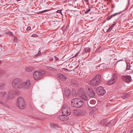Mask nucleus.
<instances>
[{
  "label": "nucleus",
  "instance_id": "1",
  "mask_svg": "<svg viewBox=\"0 0 133 133\" xmlns=\"http://www.w3.org/2000/svg\"><path fill=\"white\" fill-rule=\"evenodd\" d=\"M77 94L80 97L84 100L86 101H88V104L89 103L91 104H95L96 101L94 99H91L89 102V98L88 96L86 95L83 88L79 89L78 91Z\"/></svg>",
  "mask_w": 133,
  "mask_h": 133
},
{
  "label": "nucleus",
  "instance_id": "2",
  "mask_svg": "<svg viewBox=\"0 0 133 133\" xmlns=\"http://www.w3.org/2000/svg\"><path fill=\"white\" fill-rule=\"evenodd\" d=\"M84 102L79 98H74L71 102L73 107L76 108H80L84 104Z\"/></svg>",
  "mask_w": 133,
  "mask_h": 133
},
{
  "label": "nucleus",
  "instance_id": "3",
  "mask_svg": "<svg viewBox=\"0 0 133 133\" xmlns=\"http://www.w3.org/2000/svg\"><path fill=\"white\" fill-rule=\"evenodd\" d=\"M22 80L18 78H16L12 81V86L15 89L22 88Z\"/></svg>",
  "mask_w": 133,
  "mask_h": 133
},
{
  "label": "nucleus",
  "instance_id": "4",
  "mask_svg": "<svg viewBox=\"0 0 133 133\" xmlns=\"http://www.w3.org/2000/svg\"><path fill=\"white\" fill-rule=\"evenodd\" d=\"M101 76L99 75H98L90 81V83L92 86H97L101 83Z\"/></svg>",
  "mask_w": 133,
  "mask_h": 133
},
{
  "label": "nucleus",
  "instance_id": "5",
  "mask_svg": "<svg viewBox=\"0 0 133 133\" xmlns=\"http://www.w3.org/2000/svg\"><path fill=\"white\" fill-rule=\"evenodd\" d=\"M7 94L6 92H2L0 93V97L2 99H0V104L7 108H9V106L5 103L4 101L3 100L7 97Z\"/></svg>",
  "mask_w": 133,
  "mask_h": 133
},
{
  "label": "nucleus",
  "instance_id": "6",
  "mask_svg": "<svg viewBox=\"0 0 133 133\" xmlns=\"http://www.w3.org/2000/svg\"><path fill=\"white\" fill-rule=\"evenodd\" d=\"M45 73L43 70L35 71L33 74L34 77L36 80H38L42 78V76Z\"/></svg>",
  "mask_w": 133,
  "mask_h": 133
},
{
  "label": "nucleus",
  "instance_id": "7",
  "mask_svg": "<svg viewBox=\"0 0 133 133\" xmlns=\"http://www.w3.org/2000/svg\"><path fill=\"white\" fill-rule=\"evenodd\" d=\"M62 113L64 115L68 116L71 113V110L67 105H64L62 108Z\"/></svg>",
  "mask_w": 133,
  "mask_h": 133
},
{
  "label": "nucleus",
  "instance_id": "8",
  "mask_svg": "<svg viewBox=\"0 0 133 133\" xmlns=\"http://www.w3.org/2000/svg\"><path fill=\"white\" fill-rule=\"evenodd\" d=\"M17 105L21 109H23L25 107V104L24 99L21 97H19L17 100Z\"/></svg>",
  "mask_w": 133,
  "mask_h": 133
},
{
  "label": "nucleus",
  "instance_id": "9",
  "mask_svg": "<svg viewBox=\"0 0 133 133\" xmlns=\"http://www.w3.org/2000/svg\"><path fill=\"white\" fill-rule=\"evenodd\" d=\"M96 91L98 94L100 95H103L106 93V91L104 89V88L102 86H100L97 88Z\"/></svg>",
  "mask_w": 133,
  "mask_h": 133
},
{
  "label": "nucleus",
  "instance_id": "10",
  "mask_svg": "<svg viewBox=\"0 0 133 133\" xmlns=\"http://www.w3.org/2000/svg\"><path fill=\"white\" fill-rule=\"evenodd\" d=\"M88 90L89 91L88 92V94L89 97L91 98L94 97L95 94L94 91L91 87H89Z\"/></svg>",
  "mask_w": 133,
  "mask_h": 133
},
{
  "label": "nucleus",
  "instance_id": "11",
  "mask_svg": "<svg viewBox=\"0 0 133 133\" xmlns=\"http://www.w3.org/2000/svg\"><path fill=\"white\" fill-rule=\"evenodd\" d=\"M30 85V81L29 80H28L26 82H23L22 81V88H24L28 89L29 88Z\"/></svg>",
  "mask_w": 133,
  "mask_h": 133
},
{
  "label": "nucleus",
  "instance_id": "12",
  "mask_svg": "<svg viewBox=\"0 0 133 133\" xmlns=\"http://www.w3.org/2000/svg\"><path fill=\"white\" fill-rule=\"evenodd\" d=\"M64 94L66 97L70 96L71 95L70 91L68 88H66L64 89Z\"/></svg>",
  "mask_w": 133,
  "mask_h": 133
},
{
  "label": "nucleus",
  "instance_id": "13",
  "mask_svg": "<svg viewBox=\"0 0 133 133\" xmlns=\"http://www.w3.org/2000/svg\"><path fill=\"white\" fill-rule=\"evenodd\" d=\"M117 80V78L116 77V75L115 74H114L113 77H112V80H110L109 82H107V83L109 85H111L113 84Z\"/></svg>",
  "mask_w": 133,
  "mask_h": 133
},
{
  "label": "nucleus",
  "instance_id": "14",
  "mask_svg": "<svg viewBox=\"0 0 133 133\" xmlns=\"http://www.w3.org/2000/svg\"><path fill=\"white\" fill-rule=\"evenodd\" d=\"M109 123V121L106 119H103L101 121L100 123L101 125L104 126L107 125V126H109L108 124Z\"/></svg>",
  "mask_w": 133,
  "mask_h": 133
},
{
  "label": "nucleus",
  "instance_id": "15",
  "mask_svg": "<svg viewBox=\"0 0 133 133\" xmlns=\"http://www.w3.org/2000/svg\"><path fill=\"white\" fill-rule=\"evenodd\" d=\"M122 79L127 82H129L131 81V77L130 76H125L122 77Z\"/></svg>",
  "mask_w": 133,
  "mask_h": 133
},
{
  "label": "nucleus",
  "instance_id": "16",
  "mask_svg": "<svg viewBox=\"0 0 133 133\" xmlns=\"http://www.w3.org/2000/svg\"><path fill=\"white\" fill-rule=\"evenodd\" d=\"M58 76L59 78L62 81H65L67 78L65 75L61 74H58Z\"/></svg>",
  "mask_w": 133,
  "mask_h": 133
},
{
  "label": "nucleus",
  "instance_id": "17",
  "mask_svg": "<svg viewBox=\"0 0 133 133\" xmlns=\"http://www.w3.org/2000/svg\"><path fill=\"white\" fill-rule=\"evenodd\" d=\"M121 12L120 11L119 12L115 13L113 15H111L110 16H108L107 18V20H109L110 19H111L113 17H115V16H116L117 15L119 14H121Z\"/></svg>",
  "mask_w": 133,
  "mask_h": 133
},
{
  "label": "nucleus",
  "instance_id": "18",
  "mask_svg": "<svg viewBox=\"0 0 133 133\" xmlns=\"http://www.w3.org/2000/svg\"><path fill=\"white\" fill-rule=\"evenodd\" d=\"M14 91H11L9 92L8 95L9 98L10 99L13 98L15 96L14 95Z\"/></svg>",
  "mask_w": 133,
  "mask_h": 133
},
{
  "label": "nucleus",
  "instance_id": "19",
  "mask_svg": "<svg viewBox=\"0 0 133 133\" xmlns=\"http://www.w3.org/2000/svg\"><path fill=\"white\" fill-rule=\"evenodd\" d=\"M25 70L27 72H30L34 71V68L31 66H28L26 67Z\"/></svg>",
  "mask_w": 133,
  "mask_h": 133
},
{
  "label": "nucleus",
  "instance_id": "20",
  "mask_svg": "<svg viewBox=\"0 0 133 133\" xmlns=\"http://www.w3.org/2000/svg\"><path fill=\"white\" fill-rule=\"evenodd\" d=\"M66 116H67L64 115L63 114L62 115L59 116V118L61 120L64 121L67 119V118H66L67 117Z\"/></svg>",
  "mask_w": 133,
  "mask_h": 133
},
{
  "label": "nucleus",
  "instance_id": "21",
  "mask_svg": "<svg viewBox=\"0 0 133 133\" xmlns=\"http://www.w3.org/2000/svg\"><path fill=\"white\" fill-rule=\"evenodd\" d=\"M50 125L51 127L53 128L57 129L58 127L57 124L54 123H51L50 124Z\"/></svg>",
  "mask_w": 133,
  "mask_h": 133
},
{
  "label": "nucleus",
  "instance_id": "22",
  "mask_svg": "<svg viewBox=\"0 0 133 133\" xmlns=\"http://www.w3.org/2000/svg\"><path fill=\"white\" fill-rule=\"evenodd\" d=\"M74 114L75 116H78L80 114L79 110H74L73 111Z\"/></svg>",
  "mask_w": 133,
  "mask_h": 133
},
{
  "label": "nucleus",
  "instance_id": "23",
  "mask_svg": "<svg viewBox=\"0 0 133 133\" xmlns=\"http://www.w3.org/2000/svg\"><path fill=\"white\" fill-rule=\"evenodd\" d=\"M129 96L128 94L125 93L123 94V95L122 96V98L124 99H126Z\"/></svg>",
  "mask_w": 133,
  "mask_h": 133
},
{
  "label": "nucleus",
  "instance_id": "24",
  "mask_svg": "<svg viewBox=\"0 0 133 133\" xmlns=\"http://www.w3.org/2000/svg\"><path fill=\"white\" fill-rule=\"evenodd\" d=\"M5 87V84L2 82L0 84V90H2Z\"/></svg>",
  "mask_w": 133,
  "mask_h": 133
},
{
  "label": "nucleus",
  "instance_id": "25",
  "mask_svg": "<svg viewBox=\"0 0 133 133\" xmlns=\"http://www.w3.org/2000/svg\"><path fill=\"white\" fill-rule=\"evenodd\" d=\"M91 48L89 47H86L84 48L85 51L86 52H89L91 51Z\"/></svg>",
  "mask_w": 133,
  "mask_h": 133
},
{
  "label": "nucleus",
  "instance_id": "26",
  "mask_svg": "<svg viewBox=\"0 0 133 133\" xmlns=\"http://www.w3.org/2000/svg\"><path fill=\"white\" fill-rule=\"evenodd\" d=\"M46 68L47 69L50 70L55 71L56 70V69L49 66L46 67Z\"/></svg>",
  "mask_w": 133,
  "mask_h": 133
},
{
  "label": "nucleus",
  "instance_id": "27",
  "mask_svg": "<svg viewBox=\"0 0 133 133\" xmlns=\"http://www.w3.org/2000/svg\"><path fill=\"white\" fill-rule=\"evenodd\" d=\"M115 122V120H111L110 121H109V126H110V125H111V124H114V123Z\"/></svg>",
  "mask_w": 133,
  "mask_h": 133
},
{
  "label": "nucleus",
  "instance_id": "28",
  "mask_svg": "<svg viewBox=\"0 0 133 133\" xmlns=\"http://www.w3.org/2000/svg\"><path fill=\"white\" fill-rule=\"evenodd\" d=\"M130 64L129 63H127V68L126 70H128L130 69Z\"/></svg>",
  "mask_w": 133,
  "mask_h": 133
},
{
  "label": "nucleus",
  "instance_id": "29",
  "mask_svg": "<svg viewBox=\"0 0 133 133\" xmlns=\"http://www.w3.org/2000/svg\"><path fill=\"white\" fill-rule=\"evenodd\" d=\"M49 59L50 61H52L53 62H55L56 61L55 58L54 56L53 57L50 58Z\"/></svg>",
  "mask_w": 133,
  "mask_h": 133
},
{
  "label": "nucleus",
  "instance_id": "30",
  "mask_svg": "<svg viewBox=\"0 0 133 133\" xmlns=\"http://www.w3.org/2000/svg\"><path fill=\"white\" fill-rule=\"evenodd\" d=\"M4 72L0 68V76L3 75H4Z\"/></svg>",
  "mask_w": 133,
  "mask_h": 133
},
{
  "label": "nucleus",
  "instance_id": "31",
  "mask_svg": "<svg viewBox=\"0 0 133 133\" xmlns=\"http://www.w3.org/2000/svg\"><path fill=\"white\" fill-rule=\"evenodd\" d=\"M14 95L15 96V94L18 95L19 94V91L17 90H15V91H14Z\"/></svg>",
  "mask_w": 133,
  "mask_h": 133
},
{
  "label": "nucleus",
  "instance_id": "32",
  "mask_svg": "<svg viewBox=\"0 0 133 133\" xmlns=\"http://www.w3.org/2000/svg\"><path fill=\"white\" fill-rule=\"evenodd\" d=\"M49 10H45L43 11H39L38 12V14H41L42 13H44L45 12H46L48 11Z\"/></svg>",
  "mask_w": 133,
  "mask_h": 133
},
{
  "label": "nucleus",
  "instance_id": "33",
  "mask_svg": "<svg viewBox=\"0 0 133 133\" xmlns=\"http://www.w3.org/2000/svg\"><path fill=\"white\" fill-rule=\"evenodd\" d=\"M112 27L111 26L107 30V32H109L111 30H112Z\"/></svg>",
  "mask_w": 133,
  "mask_h": 133
},
{
  "label": "nucleus",
  "instance_id": "34",
  "mask_svg": "<svg viewBox=\"0 0 133 133\" xmlns=\"http://www.w3.org/2000/svg\"><path fill=\"white\" fill-rule=\"evenodd\" d=\"M90 11V9H89L88 10H87L85 12V14H87Z\"/></svg>",
  "mask_w": 133,
  "mask_h": 133
},
{
  "label": "nucleus",
  "instance_id": "35",
  "mask_svg": "<svg viewBox=\"0 0 133 133\" xmlns=\"http://www.w3.org/2000/svg\"><path fill=\"white\" fill-rule=\"evenodd\" d=\"M61 10H58L56 12L58 13H60L62 15H63L62 14V13Z\"/></svg>",
  "mask_w": 133,
  "mask_h": 133
},
{
  "label": "nucleus",
  "instance_id": "36",
  "mask_svg": "<svg viewBox=\"0 0 133 133\" xmlns=\"http://www.w3.org/2000/svg\"><path fill=\"white\" fill-rule=\"evenodd\" d=\"M31 29V27L30 26H28L26 28V30L27 31H29Z\"/></svg>",
  "mask_w": 133,
  "mask_h": 133
},
{
  "label": "nucleus",
  "instance_id": "37",
  "mask_svg": "<svg viewBox=\"0 0 133 133\" xmlns=\"http://www.w3.org/2000/svg\"><path fill=\"white\" fill-rule=\"evenodd\" d=\"M79 53V52H77V53L73 57H76L78 55Z\"/></svg>",
  "mask_w": 133,
  "mask_h": 133
},
{
  "label": "nucleus",
  "instance_id": "38",
  "mask_svg": "<svg viewBox=\"0 0 133 133\" xmlns=\"http://www.w3.org/2000/svg\"><path fill=\"white\" fill-rule=\"evenodd\" d=\"M37 36V35L36 34H34L32 35V37H35Z\"/></svg>",
  "mask_w": 133,
  "mask_h": 133
},
{
  "label": "nucleus",
  "instance_id": "39",
  "mask_svg": "<svg viewBox=\"0 0 133 133\" xmlns=\"http://www.w3.org/2000/svg\"><path fill=\"white\" fill-rule=\"evenodd\" d=\"M54 57H55V60H56V61L58 59V58L56 56H54Z\"/></svg>",
  "mask_w": 133,
  "mask_h": 133
},
{
  "label": "nucleus",
  "instance_id": "40",
  "mask_svg": "<svg viewBox=\"0 0 133 133\" xmlns=\"http://www.w3.org/2000/svg\"><path fill=\"white\" fill-rule=\"evenodd\" d=\"M113 18L115 19L116 21L117 18V17H116V16H115V17H113Z\"/></svg>",
  "mask_w": 133,
  "mask_h": 133
},
{
  "label": "nucleus",
  "instance_id": "41",
  "mask_svg": "<svg viewBox=\"0 0 133 133\" xmlns=\"http://www.w3.org/2000/svg\"><path fill=\"white\" fill-rule=\"evenodd\" d=\"M115 7V6L114 5H112V8H114Z\"/></svg>",
  "mask_w": 133,
  "mask_h": 133
},
{
  "label": "nucleus",
  "instance_id": "42",
  "mask_svg": "<svg viewBox=\"0 0 133 133\" xmlns=\"http://www.w3.org/2000/svg\"><path fill=\"white\" fill-rule=\"evenodd\" d=\"M130 133H133V130L131 131L130 132Z\"/></svg>",
  "mask_w": 133,
  "mask_h": 133
},
{
  "label": "nucleus",
  "instance_id": "43",
  "mask_svg": "<svg viewBox=\"0 0 133 133\" xmlns=\"http://www.w3.org/2000/svg\"><path fill=\"white\" fill-rule=\"evenodd\" d=\"M86 2H88V0H84Z\"/></svg>",
  "mask_w": 133,
  "mask_h": 133
},
{
  "label": "nucleus",
  "instance_id": "44",
  "mask_svg": "<svg viewBox=\"0 0 133 133\" xmlns=\"http://www.w3.org/2000/svg\"><path fill=\"white\" fill-rule=\"evenodd\" d=\"M78 67V66H76V68H75V69H76Z\"/></svg>",
  "mask_w": 133,
  "mask_h": 133
},
{
  "label": "nucleus",
  "instance_id": "45",
  "mask_svg": "<svg viewBox=\"0 0 133 133\" xmlns=\"http://www.w3.org/2000/svg\"><path fill=\"white\" fill-rule=\"evenodd\" d=\"M17 38L16 37L15 38H14V41L16 40V39Z\"/></svg>",
  "mask_w": 133,
  "mask_h": 133
},
{
  "label": "nucleus",
  "instance_id": "46",
  "mask_svg": "<svg viewBox=\"0 0 133 133\" xmlns=\"http://www.w3.org/2000/svg\"><path fill=\"white\" fill-rule=\"evenodd\" d=\"M116 24H113V26H115V25Z\"/></svg>",
  "mask_w": 133,
  "mask_h": 133
},
{
  "label": "nucleus",
  "instance_id": "47",
  "mask_svg": "<svg viewBox=\"0 0 133 133\" xmlns=\"http://www.w3.org/2000/svg\"><path fill=\"white\" fill-rule=\"evenodd\" d=\"M21 0H17V1H18V2L19 1H21Z\"/></svg>",
  "mask_w": 133,
  "mask_h": 133
},
{
  "label": "nucleus",
  "instance_id": "48",
  "mask_svg": "<svg viewBox=\"0 0 133 133\" xmlns=\"http://www.w3.org/2000/svg\"><path fill=\"white\" fill-rule=\"evenodd\" d=\"M100 48V47L99 48H98V49H99V48Z\"/></svg>",
  "mask_w": 133,
  "mask_h": 133
},
{
  "label": "nucleus",
  "instance_id": "49",
  "mask_svg": "<svg viewBox=\"0 0 133 133\" xmlns=\"http://www.w3.org/2000/svg\"><path fill=\"white\" fill-rule=\"evenodd\" d=\"M1 36V35H0V36Z\"/></svg>",
  "mask_w": 133,
  "mask_h": 133
}]
</instances>
